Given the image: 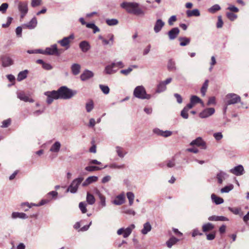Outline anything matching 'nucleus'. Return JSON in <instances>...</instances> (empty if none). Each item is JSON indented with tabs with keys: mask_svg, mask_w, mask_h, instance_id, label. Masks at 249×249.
<instances>
[{
	"mask_svg": "<svg viewBox=\"0 0 249 249\" xmlns=\"http://www.w3.org/2000/svg\"><path fill=\"white\" fill-rule=\"evenodd\" d=\"M75 90L69 89L66 86H62L57 90L47 91L44 94L47 96L46 102L48 104H51L55 99H69L76 94Z\"/></svg>",
	"mask_w": 249,
	"mask_h": 249,
	"instance_id": "obj_1",
	"label": "nucleus"
},
{
	"mask_svg": "<svg viewBox=\"0 0 249 249\" xmlns=\"http://www.w3.org/2000/svg\"><path fill=\"white\" fill-rule=\"evenodd\" d=\"M107 37L109 38L107 40L105 38L102 41V43L104 45H109L110 46H112L114 44V36L112 34H109L107 35Z\"/></svg>",
	"mask_w": 249,
	"mask_h": 249,
	"instance_id": "obj_18",
	"label": "nucleus"
},
{
	"mask_svg": "<svg viewBox=\"0 0 249 249\" xmlns=\"http://www.w3.org/2000/svg\"><path fill=\"white\" fill-rule=\"evenodd\" d=\"M230 172L237 176H239L244 174V169L242 165H239L231 169Z\"/></svg>",
	"mask_w": 249,
	"mask_h": 249,
	"instance_id": "obj_12",
	"label": "nucleus"
},
{
	"mask_svg": "<svg viewBox=\"0 0 249 249\" xmlns=\"http://www.w3.org/2000/svg\"><path fill=\"white\" fill-rule=\"evenodd\" d=\"M121 7L130 14L137 15L143 14V11L139 8V4L137 2H124L121 4Z\"/></svg>",
	"mask_w": 249,
	"mask_h": 249,
	"instance_id": "obj_2",
	"label": "nucleus"
},
{
	"mask_svg": "<svg viewBox=\"0 0 249 249\" xmlns=\"http://www.w3.org/2000/svg\"><path fill=\"white\" fill-rule=\"evenodd\" d=\"M233 189V185L232 184H230L227 185L224 187L222 188L220 190L221 193H228L231 191Z\"/></svg>",
	"mask_w": 249,
	"mask_h": 249,
	"instance_id": "obj_43",
	"label": "nucleus"
},
{
	"mask_svg": "<svg viewBox=\"0 0 249 249\" xmlns=\"http://www.w3.org/2000/svg\"><path fill=\"white\" fill-rule=\"evenodd\" d=\"M93 76V73L90 71L86 70L81 75L80 78L82 81H86Z\"/></svg>",
	"mask_w": 249,
	"mask_h": 249,
	"instance_id": "obj_21",
	"label": "nucleus"
},
{
	"mask_svg": "<svg viewBox=\"0 0 249 249\" xmlns=\"http://www.w3.org/2000/svg\"><path fill=\"white\" fill-rule=\"evenodd\" d=\"M41 0H32L31 5L32 7H35L40 5Z\"/></svg>",
	"mask_w": 249,
	"mask_h": 249,
	"instance_id": "obj_60",
	"label": "nucleus"
},
{
	"mask_svg": "<svg viewBox=\"0 0 249 249\" xmlns=\"http://www.w3.org/2000/svg\"><path fill=\"white\" fill-rule=\"evenodd\" d=\"M125 196L123 194H121L116 196L113 200V203L117 205H120L124 203Z\"/></svg>",
	"mask_w": 249,
	"mask_h": 249,
	"instance_id": "obj_23",
	"label": "nucleus"
},
{
	"mask_svg": "<svg viewBox=\"0 0 249 249\" xmlns=\"http://www.w3.org/2000/svg\"><path fill=\"white\" fill-rule=\"evenodd\" d=\"M107 24L109 26H114L118 24L119 21L117 19H107L106 20Z\"/></svg>",
	"mask_w": 249,
	"mask_h": 249,
	"instance_id": "obj_46",
	"label": "nucleus"
},
{
	"mask_svg": "<svg viewBox=\"0 0 249 249\" xmlns=\"http://www.w3.org/2000/svg\"><path fill=\"white\" fill-rule=\"evenodd\" d=\"M84 179L83 177H78L74 179L71 183L67 189V192H70L72 194L77 192L79 185L82 183Z\"/></svg>",
	"mask_w": 249,
	"mask_h": 249,
	"instance_id": "obj_5",
	"label": "nucleus"
},
{
	"mask_svg": "<svg viewBox=\"0 0 249 249\" xmlns=\"http://www.w3.org/2000/svg\"><path fill=\"white\" fill-rule=\"evenodd\" d=\"M87 204L84 202H81L79 204V207L83 213H85L87 212L86 208Z\"/></svg>",
	"mask_w": 249,
	"mask_h": 249,
	"instance_id": "obj_49",
	"label": "nucleus"
},
{
	"mask_svg": "<svg viewBox=\"0 0 249 249\" xmlns=\"http://www.w3.org/2000/svg\"><path fill=\"white\" fill-rule=\"evenodd\" d=\"M116 152L118 156L120 158H124L125 154L123 153V149L122 147L120 146L116 147Z\"/></svg>",
	"mask_w": 249,
	"mask_h": 249,
	"instance_id": "obj_50",
	"label": "nucleus"
},
{
	"mask_svg": "<svg viewBox=\"0 0 249 249\" xmlns=\"http://www.w3.org/2000/svg\"><path fill=\"white\" fill-rule=\"evenodd\" d=\"M114 68V64L111 63L105 67L104 72L107 74H112L117 71V70H115Z\"/></svg>",
	"mask_w": 249,
	"mask_h": 249,
	"instance_id": "obj_20",
	"label": "nucleus"
},
{
	"mask_svg": "<svg viewBox=\"0 0 249 249\" xmlns=\"http://www.w3.org/2000/svg\"><path fill=\"white\" fill-rule=\"evenodd\" d=\"M135 228V225L132 224L126 229H124L123 228L119 229L117 231V233L119 235L123 233V237L124 238H127L130 235L133 230Z\"/></svg>",
	"mask_w": 249,
	"mask_h": 249,
	"instance_id": "obj_6",
	"label": "nucleus"
},
{
	"mask_svg": "<svg viewBox=\"0 0 249 249\" xmlns=\"http://www.w3.org/2000/svg\"><path fill=\"white\" fill-rule=\"evenodd\" d=\"M73 38L74 35L71 34L69 36L65 37L62 39L58 40L57 43H59L62 47H64L66 50H68L70 47L71 41Z\"/></svg>",
	"mask_w": 249,
	"mask_h": 249,
	"instance_id": "obj_8",
	"label": "nucleus"
},
{
	"mask_svg": "<svg viewBox=\"0 0 249 249\" xmlns=\"http://www.w3.org/2000/svg\"><path fill=\"white\" fill-rule=\"evenodd\" d=\"M166 89V86L162 81H160L159 84L157 85L156 92L157 93H161Z\"/></svg>",
	"mask_w": 249,
	"mask_h": 249,
	"instance_id": "obj_33",
	"label": "nucleus"
},
{
	"mask_svg": "<svg viewBox=\"0 0 249 249\" xmlns=\"http://www.w3.org/2000/svg\"><path fill=\"white\" fill-rule=\"evenodd\" d=\"M28 73L27 70H24L23 71H20L18 75L17 80L18 81H21L23 79H25L27 77V74Z\"/></svg>",
	"mask_w": 249,
	"mask_h": 249,
	"instance_id": "obj_38",
	"label": "nucleus"
},
{
	"mask_svg": "<svg viewBox=\"0 0 249 249\" xmlns=\"http://www.w3.org/2000/svg\"><path fill=\"white\" fill-rule=\"evenodd\" d=\"M86 201L89 204L93 205L95 202V198L92 194L88 192L87 194Z\"/></svg>",
	"mask_w": 249,
	"mask_h": 249,
	"instance_id": "obj_35",
	"label": "nucleus"
},
{
	"mask_svg": "<svg viewBox=\"0 0 249 249\" xmlns=\"http://www.w3.org/2000/svg\"><path fill=\"white\" fill-rule=\"evenodd\" d=\"M214 112L215 109L214 108H207L203 110L202 111H201L199 113V116L201 118H206L212 115L214 113Z\"/></svg>",
	"mask_w": 249,
	"mask_h": 249,
	"instance_id": "obj_10",
	"label": "nucleus"
},
{
	"mask_svg": "<svg viewBox=\"0 0 249 249\" xmlns=\"http://www.w3.org/2000/svg\"><path fill=\"white\" fill-rule=\"evenodd\" d=\"M12 217L13 219L19 218L21 219H26L28 218V216L26 213H23L18 212H13L12 213Z\"/></svg>",
	"mask_w": 249,
	"mask_h": 249,
	"instance_id": "obj_31",
	"label": "nucleus"
},
{
	"mask_svg": "<svg viewBox=\"0 0 249 249\" xmlns=\"http://www.w3.org/2000/svg\"><path fill=\"white\" fill-rule=\"evenodd\" d=\"M190 144L192 146L196 145L198 147H201L203 149H206L207 147L206 142L201 137H197L196 139L192 141Z\"/></svg>",
	"mask_w": 249,
	"mask_h": 249,
	"instance_id": "obj_9",
	"label": "nucleus"
},
{
	"mask_svg": "<svg viewBox=\"0 0 249 249\" xmlns=\"http://www.w3.org/2000/svg\"><path fill=\"white\" fill-rule=\"evenodd\" d=\"M18 8L21 13V18H23L28 12V4L26 2H19Z\"/></svg>",
	"mask_w": 249,
	"mask_h": 249,
	"instance_id": "obj_11",
	"label": "nucleus"
},
{
	"mask_svg": "<svg viewBox=\"0 0 249 249\" xmlns=\"http://www.w3.org/2000/svg\"><path fill=\"white\" fill-rule=\"evenodd\" d=\"M94 107V103L92 100H90L86 104V109L88 112H90Z\"/></svg>",
	"mask_w": 249,
	"mask_h": 249,
	"instance_id": "obj_44",
	"label": "nucleus"
},
{
	"mask_svg": "<svg viewBox=\"0 0 249 249\" xmlns=\"http://www.w3.org/2000/svg\"><path fill=\"white\" fill-rule=\"evenodd\" d=\"M177 20V17L176 16H172L168 19V22L170 26L173 25V22Z\"/></svg>",
	"mask_w": 249,
	"mask_h": 249,
	"instance_id": "obj_59",
	"label": "nucleus"
},
{
	"mask_svg": "<svg viewBox=\"0 0 249 249\" xmlns=\"http://www.w3.org/2000/svg\"><path fill=\"white\" fill-rule=\"evenodd\" d=\"M223 21L222 19L221 16H218V21H217V25H216L217 27L218 28H221L223 26Z\"/></svg>",
	"mask_w": 249,
	"mask_h": 249,
	"instance_id": "obj_64",
	"label": "nucleus"
},
{
	"mask_svg": "<svg viewBox=\"0 0 249 249\" xmlns=\"http://www.w3.org/2000/svg\"><path fill=\"white\" fill-rule=\"evenodd\" d=\"M211 198L213 202L216 205H219L224 202V199L219 196H217L214 194H213L211 195Z\"/></svg>",
	"mask_w": 249,
	"mask_h": 249,
	"instance_id": "obj_28",
	"label": "nucleus"
},
{
	"mask_svg": "<svg viewBox=\"0 0 249 249\" xmlns=\"http://www.w3.org/2000/svg\"><path fill=\"white\" fill-rule=\"evenodd\" d=\"M208 83L209 80L208 79L206 80L201 88L200 91L203 96H204L205 95L206 92L208 87Z\"/></svg>",
	"mask_w": 249,
	"mask_h": 249,
	"instance_id": "obj_39",
	"label": "nucleus"
},
{
	"mask_svg": "<svg viewBox=\"0 0 249 249\" xmlns=\"http://www.w3.org/2000/svg\"><path fill=\"white\" fill-rule=\"evenodd\" d=\"M2 65L4 67H8L13 64V60L8 56H4L1 58Z\"/></svg>",
	"mask_w": 249,
	"mask_h": 249,
	"instance_id": "obj_24",
	"label": "nucleus"
},
{
	"mask_svg": "<svg viewBox=\"0 0 249 249\" xmlns=\"http://www.w3.org/2000/svg\"><path fill=\"white\" fill-rule=\"evenodd\" d=\"M178 40L180 41L179 45L181 46H185L190 42V39L186 37H180Z\"/></svg>",
	"mask_w": 249,
	"mask_h": 249,
	"instance_id": "obj_36",
	"label": "nucleus"
},
{
	"mask_svg": "<svg viewBox=\"0 0 249 249\" xmlns=\"http://www.w3.org/2000/svg\"><path fill=\"white\" fill-rule=\"evenodd\" d=\"M229 175L224 171H220L217 174L216 178L219 184H222L224 180L229 177Z\"/></svg>",
	"mask_w": 249,
	"mask_h": 249,
	"instance_id": "obj_14",
	"label": "nucleus"
},
{
	"mask_svg": "<svg viewBox=\"0 0 249 249\" xmlns=\"http://www.w3.org/2000/svg\"><path fill=\"white\" fill-rule=\"evenodd\" d=\"M165 23L161 19H158L156 20L154 27V31L156 33H159L163 27Z\"/></svg>",
	"mask_w": 249,
	"mask_h": 249,
	"instance_id": "obj_16",
	"label": "nucleus"
},
{
	"mask_svg": "<svg viewBox=\"0 0 249 249\" xmlns=\"http://www.w3.org/2000/svg\"><path fill=\"white\" fill-rule=\"evenodd\" d=\"M90 184L97 181L98 177L96 176H90L87 178Z\"/></svg>",
	"mask_w": 249,
	"mask_h": 249,
	"instance_id": "obj_62",
	"label": "nucleus"
},
{
	"mask_svg": "<svg viewBox=\"0 0 249 249\" xmlns=\"http://www.w3.org/2000/svg\"><path fill=\"white\" fill-rule=\"evenodd\" d=\"M167 67L169 71H174L177 70L176 62L173 59H170L168 60Z\"/></svg>",
	"mask_w": 249,
	"mask_h": 249,
	"instance_id": "obj_30",
	"label": "nucleus"
},
{
	"mask_svg": "<svg viewBox=\"0 0 249 249\" xmlns=\"http://www.w3.org/2000/svg\"><path fill=\"white\" fill-rule=\"evenodd\" d=\"M227 16L228 18L231 21L234 20L237 18V16L231 12L227 13Z\"/></svg>",
	"mask_w": 249,
	"mask_h": 249,
	"instance_id": "obj_55",
	"label": "nucleus"
},
{
	"mask_svg": "<svg viewBox=\"0 0 249 249\" xmlns=\"http://www.w3.org/2000/svg\"><path fill=\"white\" fill-rule=\"evenodd\" d=\"M213 136L216 141H219L223 138V135L221 132L214 133Z\"/></svg>",
	"mask_w": 249,
	"mask_h": 249,
	"instance_id": "obj_54",
	"label": "nucleus"
},
{
	"mask_svg": "<svg viewBox=\"0 0 249 249\" xmlns=\"http://www.w3.org/2000/svg\"><path fill=\"white\" fill-rule=\"evenodd\" d=\"M227 106L235 104L240 103L241 105H243V103L241 102V97L235 93H229L226 96Z\"/></svg>",
	"mask_w": 249,
	"mask_h": 249,
	"instance_id": "obj_4",
	"label": "nucleus"
},
{
	"mask_svg": "<svg viewBox=\"0 0 249 249\" xmlns=\"http://www.w3.org/2000/svg\"><path fill=\"white\" fill-rule=\"evenodd\" d=\"M214 229V226L211 223H208L203 225L202 231L203 232L211 231Z\"/></svg>",
	"mask_w": 249,
	"mask_h": 249,
	"instance_id": "obj_37",
	"label": "nucleus"
},
{
	"mask_svg": "<svg viewBox=\"0 0 249 249\" xmlns=\"http://www.w3.org/2000/svg\"><path fill=\"white\" fill-rule=\"evenodd\" d=\"M110 168L123 169L124 167V164L118 165L117 163H112L109 165Z\"/></svg>",
	"mask_w": 249,
	"mask_h": 249,
	"instance_id": "obj_53",
	"label": "nucleus"
},
{
	"mask_svg": "<svg viewBox=\"0 0 249 249\" xmlns=\"http://www.w3.org/2000/svg\"><path fill=\"white\" fill-rule=\"evenodd\" d=\"M8 7V4L7 3H3L0 6V12L2 14H4Z\"/></svg>",
	"mask_w": 249,
	"mask_h": 249,
	"instance_id": "obj_51",
	"label": "nucleus"
},
{
	"mask_svg": "<svg viewBox=\"0 0 249 249\" xmlns=\"http://www.w3.org/2000/svg\"><path fill=\"white\" fill-rule=\"evenodd\" d=\"M152 229V226L149 222H147L143 224L142 229L141 230V233L145 235L147 234Z\"/></svg>",
	"mask_w": 249,
	"mask_h": 249,
	"instance_id": "obj_25",
	"label": "nucleus"
},
{
	"mask_svg": "<svg viewBox=\"0 0 249 249\" xmlns=\"http://www.w3.org/2000/svg\"><path fill=\"white\" fill-rule=\"evenodd\" d=\"M188 110H187L186 108H185L184 107L183 109L181 111L180 115H181V117L186 119H188Z\"/></svg>",
	"mask_w": 249,
	"mask_h": 249,
	"instance_id": "obj_56",
	"label": "nucleus"
},
{
	"mask_svg": "<svg viewBox=\"0 0 249 249\" xmlns=\"http://www.w3.org/2000/svg\"><path fill=\"white\" fill-rule=\"evenodd\" d=\"M221 9L220 6L218 4H214L211 7L208 9V11L209 13L212 14L215 13L217 11Z\"/></svg>",
	"mask_w": 249,
	"mask_h": 249,
	"instance_id": "obj_42",
	"label": "nucleus"
},
{
	"mask_svg": "<svg viewBox=\"0 0 249 249\" xmlns=\"http://www.w3.org/2000/svg\"><path fill=\"white\" fill-rule=\"evenodd\" d=\"M99 88L104 94H107L109 93L110 89L107 86L100 85Z\"/></svg>",
	"mask_w": 249,
	"mask_h": 249,
	"instance_id": "obj_48",
	"label": "nucleus"
},
{
	"mask_svg": "<svg viewBox=\"0 0 249 249\" xmlns=\"http://www.w3.org/2000/svg\"><path fill=\"white\" fill-rule=\"evenodd\" d=\"M190 101L192 102V103H193L194 104H196V103H201L202 106H204V103L202 101V100L197 96L196 95H193L191 96L190 99Z\"/></svg>",
	"mask_w": 249,
	"mask_h": 249,
	"instance_id": "obj_40",
	"label": "nucleus"
},
{
	"mask_svg": "<svg viewBox=\"0 0 249 249\" xmlns=\"http://www.w3.org/2000/svg\"><path fill=\"white\" fill-rule=\"evenodd\" d=\"M51 200V198H47L46 199H42L40 202L36 205L37 206H40L49 203Z\"/></svg>",
	"mask_w": 249,
	"mask_h": 249,
	"instance_id": "obj_57",
	"label": "nucleus"
},
{
	"mask_svg": "<svg viewBox=\"0 0 249 249\" xmlns=\"http://www.w3.org/2000/svg\"><path fill=\"white\" fill-rule=\"evenodd\" d=\"M37 25V19L36 18H33L28 23L22 25V27L25 29L30 30L34 29Z\"/></svg>",
	"mask_w": 249,
	"mask_h": 249,
	"instance_id": "obj_17",
	"label": "nucleus"
},
{
	"mask_svg": "<svg viewBox=\"0 0 249 249\" xmlns=\"http://www.w3.org/2000/svg\"><path fill=\"white\" fill-rule=\"evenodd\" d=\"M80 65L77 63L73 64L71 66V72L74 75H78L80 73Z\"/></svg>",
	"mask_w": 249,
	"mask_h": 249,
	"instance_id": "obj_27",
	"label": "nucleus"
},
{
	"mask_svg": "<svg viewBox=\"0 0 249 249\" xmlns=\"http://www.w3.org/2000/svg\"><path fill=\"white\" fill-rule=\"evenodd\" d=\"M138 66L136 65H132L130 66L127 69L122 70L120 71V73L124 75H128L133 70V69H137Z\"/></svg>",
	"mask_w": 249,
	"mask_h": 249,
	"instance_id": "obj_26",
	"label": "nucleus"
},
{
	"mask_svg": "<svg viewBox=\"0 0 249 249\" xmlns=\"http://www.w3.org/2000/svg\"><path fill=\"white\" fill-rule=\"evenodd\" d=\"M60 52V50L57 49V45L55 44L52 45L50 47L46 48L43 54L59 56L61 53Z\"/></svg>",
	"mask_w": 249,
	"mask_h": 249,
	"instance_id": "obj_7",
	"label": "nucleus"
},
{
	"mask_svg": "<svg viewBox=\"0 0 249 249\" xmlns=\"http://www.w3.org/2000/svg\"><path fill=\"white\" fill-rule=\"evenodd\" d=\"M100 200V204L102 205V207H105L106 205V197L104 196H100L99 197Z\"/></svg>",
	"mask_w": 249,
	"mask_h": 249,
	"instance_id": "obj_63",
	"label": "nucleus"
},
{
	"mask_svg": "<svg viewBox=\"0 0 249 249\" xmlns=\"http://www.w3.org/2000/svg\"><path fill=\"white\" fill-rule=\"evenodd\" d=\"M134 96L141 99H150L151 95L146 93V90L143 86H139L136 87L133 91Z\"/></svg>",
	"mask_w": 249,
	"mask_h": 249,
	"instance_id": "obj_3",
	"label": "nucleus"
},
{
	"mask_svg": "<svg viewBox=\"0 0 249 249\" xmlns=\"http://www.w3.org/2000/svg\"><path fill=\"white\" fill-rule=\"evenodd\" d=\"M79 47L84 53L88 52L90 48L89 43L87 41H82L79 44Z\"/></svg>",
	"mask_w": 249,
	"mask_h": 249,
	"instance_id": "obj_22",
	"label": "nucleus"
},
{
	"mask_svg": "<svg viewBox=\"0 0 249 249\" xmlns=\"http://www.w3.org/2000/svg\"><path fill=\"white\" fill-rule=\"evenodd\" d=\"M60 147V143L59 142H56L52 145L50 151L52 152L57 153L59 151Z\"/></svg>",
	"mask_w": 249,
	"mask_h": 249,
	"instance_id": "obj_32",
	"label": "nucleus"
},
{
	"mask_svg": "<svg viewBox=\"0 0 249 249\" xmlns=\"http://www.w3.org/2000/svg\"><path fill=\"white\" fill-rule=\"evenodd\" d=\"M228 209L234 214H238L240 216H242L243 215V213L241 212V208H231L228 207Z\"/></svg>",
	"mask_w": 249,
	"mask_h": 249,
	"instance_id": "obj_45",
	"label": "nucleus"
},
{
	"mask_svg": "<svg viewBox=\"0 0 249 249\" xmlns=\"http://www.w3.org/2000/svg\"><path fill=\"white\" fill-rule=\"evenodd\" d=\"M18 98H19L20 100L23 101L24 102L33 103L34 100L30 98L28 96H26L25 94L23 92H19L17 93Z\"/></svg>",
	"mask_w": 249,
	"mask_h": 249,
	"instance_id": "obj_19",
	"label": "nucleus"
},
{
	"mask_svg": "<svg viewBox=\"0 0 249 249\" xmlns=\"http://www.w3.org/2000/svg\"><path fill=\"white\" fill-rule=\"evenodd\" d=\"M209 220L210 221H228L229 219L225 216H215V215H213L211 216H210L208 218Z\"/></svg>",
	"mask_w": 249,
	"mask_h": 249,
	"instance_id": "obj_29",
	"label": "nucleus"
},
{
	"mask_svg": "<svg viewBox=\"0 0 249 249\" xmlns=\"http://www.w3.org/2000/svg\"><path fill=\"white\" fill-rule=\"evenodd\" d=\"M11 123V120L10 119L4 120L2 123L1 127H7Z\"/></svg>",
	"mask_w": 249,
	"mask_h": 249,
	"instance_id": "obj_58",
	"label": "nucleus"
},
{
	"mask_svg": "<svg viewBox=\"0 0 249 249\" xmlns=\"http://www.w3.org/2000/svg\"><path fill=\"white\" fill-rule=\"evenodd\" d=\"M166 162H167V166L168 167L172 168V167H174L175 165V158H173L171 160H167Z\"/></svg>",
	"mask_w": 249,
	"mask_h": 249,
	"instance_id": "obj_52",
	"label": "nucleus"
},
{
	"mask_svg": "<svg viewBox=\"0 0 249 249\" xmlns=\"http://www.w3.org/2000/svg\"><path fill=\"white\" fill-rule=\"evenodd\" d=\"M58 195V193L56 191H51L50 192H49L47 195V198H51L52 199V197H55L57 196Z\"/></svg>",
	"mask_w": 249,
	"mask_h": 249,
	"instance_id": "obj_61",
	"label": "nucleus"
},
{
	"mask_svg": "<svg viewBox=\"0 0 249 249\" xmlns=\"http://www.w3.org/2000/svg\"><path fill=\"white\" fill-rule=\"evenodd\" d=\"M153 131L155 134L159 136H162L165 138H167L170 136L171 135H172L173 133V132L171 131H163L157 128L154 129Z\"/></svg>",
	"mask_w": 249,
	"mask_h": 249,
	"instance_id": "obj_13",
	"label": "nucleus"
},
{
	"mask_svg": "<svg viewBox=\"0 0 249 249\" xmlns=\"http://www.w3.org/2000/svg\"><path fill=\"white\" fill-rule=\"evenodd\" d=\"M178 241V239L175 237H172L166 242V245L169 248H171Z\"/></svg>",
	"mask_w": 249,
	"mask_h": 249,
	"instance_id": "obj_41",
	"label": "nucleus"
},
{
	"mask_svg": "<svg viewBox=\"0 0 249 249\" xmlns=\"http://www.w3.org/2000/svg\"><path fill=\"white\" fill-rule=\"evenodd\" d=\"M102 168L96 166H89L85 168V170L89 172H93L94 171H98L101 170Z\"/></svg>",
	"mask_w": 249,
	"mask_h": 249,
	"instance_id": "obj_47",
	"label": "nucleus"
},
{
	"mask_svg": "<svg viewBox=\"0 0 249 249\" xmlns=\"http://www.w3.org/2000/svg\"><path fill=\"white\" fill-rule=\"evenodd\" d=\"M179 33V29L178 27L173 28L168 32V36L170 40L175 39Z\"/></svg>",
	"mask_w": 249,
	"mask_h": 249,
	"instance_id": "obj_15",
	"label": "nucleus"
},
{
	"mask_svg": "<svg viewBox=\"0 0 249 249\" xmlns=\"http://www.w3.org/2000/svg\"><path fill=\"white\" fill-rule=\"evenodd\" d=\"M186 14L188 17L193 16L198 17L200 16V12L198 9H195L192 10H187Z\"/></svg>",
	"mask_w": 249,
	"mask_h": 249,
	"instance_id": "obj_34",
	"label": "nucleus"
}]
</instances>
